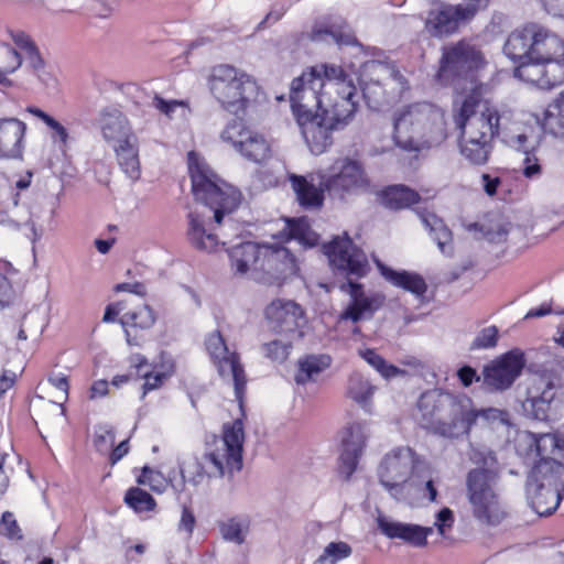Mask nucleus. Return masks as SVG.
I'll list each match as a JSON object with an SVG mask.
<instances>
[{
	"label": "nucleus",
	"instance_id": "obj_1",
	"mask_svg": "<svg viewBox=\"0 0 564 564\" xmlns=\"http://www.w3.org/2000/svg\"><path fill=\"white\" fill-rule=\"evenodd\" d=\"M187 161L193 195L206 210L187 215L186 238L196 250L213 252L241 231L240 225L231 217L240 204L241 194L221 181L195 152H188Z\"/></svg>",
	"mask_w": 564,
	"mask_h": 564
},
{
	"label": "nucleus",
	"instance_id": "obj_2",
	"mask_svg": "<svg viewBox=\"0 0 564 564\" xmlns=\"http://www.w3.org/2000/svg\"><path fill=\"white\" fill-rule=\"evenodd\" d=\"M416 420L436 435L457 438L469 433L477 414L469 398L434 389L421 394Z\"/></svg>",
	"mask_w": 564,
	"mask_h": 564
},
{
	"label": "nucleus",
	"instance_id": "obj_3",
	"mask_svg": "<svg viewBox=\"0 0 564 564\" xmlns=\"http://www.w3.org/2000/svg\"><path fill=\"white\" fill-rule=\"evenodd\" d=\"M446 129L443 111L429 102H416L394 112V144L409 152L420 151L443 142Z\"/></svg>",
	"mask_w": 564,
	"mask_h": 564
},
{
	"label": "nucleus",
	"instance_id": "obj_4",
	"mask_svg": "<svg viewBox=\"0 0 564 564\" xmlns=\"http://www.w3.org/2000/svg\"><path fill=\"white\" fill-rule=\"evenodd\" d=\"M245 430L242 419H236L232 423L223 426V435L215 438L207 451L194 463L188 464L182 470L192 476L194 484H199L203 478H220L232 476L242 468V452Z\"/></svg>",
	"mask_w": 564,
	"mask_h": 564
},
{
	"label": "nucleus",
	"instance_id": "obj_5",
	"mask_svg": "<svg viewBox=\"0 0 564 564\" xmlns=\"http://www.w3.org/2000/svg\"><path fill=\"white\" fill-rule=\"evenodd\" d=\"M209 88L223 108L236 116L245 113L260 95V87L251 76L226 64L213 68Z\"/></svg>",
	"mask_w": 564,
	"mask_h": 564
},
{
	"label": "nucleus",
	"instance_id": "obj_6",
	"mask_svg": "<svg viewBox=\"0 0 564 564\" xmlns=\"http://www.w3.org/2000/svg\"><path fill=\"white\" fill-rule=\"evenodd\" d=\"M498 473L491 468H474L466 476V495L474 518L482 524L497 525L506 510L495 490Z\"/></svg>",
	"mask_w": 564,
	"mask_h": 564
},
{
	"label": "nucleus",
	"instance_id": "obj_7",
	"mask_svg": "<svg viewBox=\"0 0 564 564\" xmlns=\"http://www.w3.org/2000/svg\"><path fill=\"white\" fill-rule=\"evenodd\" d=\"M417 463L419 456L411 447L392 449L381 460L378 467L379 481L394 500L414 503L417 490L410 476Z\"/></svg>",
	"mask_w": 564,
	"mask_h": 564
},
{
	"label": "nucleus",
	"instance_id": "obj_8",
	"mask_svg": "<svg viewBox=\"0 0 564 564\" xmlns=\"http://www.w3.org/2000/svg\"><path fill=\"white\" fill-rule=\"evenodd\" d=\"M562 42L550 30L538 23H528L513 31L503 47L512 61L521 58L558 61Z\"/></svg>",
	"mask_w": 564,
	"mask_h": 564
},
{
	"label": "nucleus",
	"instance_id": "obj_9",
	"mask_svg": "<svg viewBox=\"0 0 564 564\" xmlns=\"http://www.w3.org/2000/svg\"><path fill=\"white\" fill-rule=\"evenodd\" d=\"M540 460L535 463L529 473L527 484L535 495L538 488L547 489L550 507L555 503V491L564 492V465L553 458L545 457L557 447L556 437L552 434L531 435Z\"/></svg>",
	"mask_w": 564,
	"mask_h": 564
},
{
	"label": "nucleus",
	"instance_id": "obj_10",
	"mask_svg": "<svg viewBox=\"0 0 564 564\" xmlns=\"http://www.w3.org/2000/svg\"><path fill=\"white\" fill-rule=\"evenodd\" d=\"M500 116L478 97L470 95L463 101L455 123L464 135L492 142L499 133Z\"/></svg>",
	"mask_w": 564,
	"mask_h": 564
},
{
	"label": "nucleus",
	"instance_id": "obj_11",
	"mask_svg": "<svg viewBox=\"0 0 564 564\" xmlns=\"http://www.w3.org/2000/svg\"><path fill=\"white\" fill-rule=\"evenodd\" d=\"M368 68L381 79H370L364 83L362 95L369 108L381 110L394 104L405 88V79L400 72L388 64L371 62Z\"/></svg>",
	"mask_w": 564,
	"mask_h": 564
},
{
	"label": "nucleus",
	"instance_id": "obj_12",
	"mask_svg": "<svg viewBox=\"0 0 564 564\" xmlns=\"http://www.w3.org/2000/svg\"><path fill=\"white\" fill-rule=\"evenodd\" d=\"M484 65L481 52L473 44L460 41L443 48L437 77L448 84L456 77H467Z\"/></svg>",
	"mask_w": 564,
	"mask_h": 564
},
{
	"label": "nucleus",
	"instance_id": "obj_13",
	"mask_svg": "<svg viewBox=\"0 0 564 564\" xmlns=\"http://www.w3.org/2000/svg\"><path fill=\"white\" fill-rule=\"evenodd\" d=\"M558 387V379L552 372L531 375L527 380V398L523 401L524 412L535 420H547Z\"/></svg>",
	"mask_w": 564,
	"mask_h": 564
},
{
	"label": "nucleus",
	"instance_id": "obj_14",
	"mask_svg": "<svg viewBox=\"0 0 564 564\" xmlns=\"http://www.w3.org/2000/svg\"><path fill=\"white\" fill-rule=\"evenodd\" d=\"M330 196L344 199L347 194L366 189L369 181L362 165L348 158L337 160L332 166V174L322 178Z\"/></svg>",
	"mask_w": 564,
	"mask_h": 564
},
{
	"label": "nucleus",
	"instance_id": "obj_15",
	"mask_svg": "<svg viewBox=\"0 0 564 564\" xmlns=\"http://www.w3.org/2000/svg\"><path fill=\"white\" fill-rule=\"evenodd\" d=\"M221 139L248 161L262 164L271 158V147L260 133L246 128L239 121H232L221 132Z\"/></svg>",
	"mask_w": 564,
	"mask_h": 564
},
{
	"label": "nucleus",
	"instance_id": "obj_16",
	"mask_svg": "<svg viewBox=\"0 0 564 564\" xmlns=\"http://www.w3.org/2000/svg\"><path fill=\"white\" fill-rule=\"evenodd\" d=\"M324 252L330 267L340 274L360 278L366 274L368 260L362 250L357 248L348 236L337 237L324 245Z\"/></svg>",
	"mask_w": 564,
	"mask_h": 564
},
{
	"label": "nucleus",
	"instance_id": "obj_17",
	"mask_svg": "<svg viewBox=\"0 0 564 564\" xmlns=\"http://www.w3.org/2000/svg\"><path fill=\"white\" fill-rule=\"evenodd\" d=\"M524 366L522 350L511 349L484 367V384L491 391L508 390L520 377Z\"/></svg>",
	"mask_w": 564,
	"mask_h": 564
},
{
	"label": "nucleus",
	"instance_id": "obj_18",
	"mask_svg": "<svg viewBox=\"0 0 564 564\" xmlns=\"http://www.w3.org/2000/svg\"><path fill=\"white\" fill-rule=\"evenodd\" d=\"M206 348L210 357L217 364L219 375L224 378H232L235 393L241 405L246 387V376L239 362L238 355L228 350L225 339L219 332H214L208 336Z\"/></svg>",
	"mask_w": 564,
	"mask_h": 564
},
{
	"label": "nucleus",
	"instance_id": "obj_19",
	"mask_svg": "<svg viewBox=\"0 0 564 564\" xmlns=\"http://www.w3.org/2000/svg\"><path fill=\"white\" fill-rule=\"evenodd\" d=\"M258 269V281L280 286L286 278L295 273L296 263L285 247L263 245Z\"/></svg>",
	"mask_w": 564,
	"mask_h": 564
},
{
	"label": "nucleus",
	"instance_id": "obj_20",
	"mask_svg": "<svg viewBox=\"0 0 564 564\" xmlns=\"http://www.w3.org/2000/svg\"><path fill=\"white\" fill-rule=\"evenodd\" d=\"M314 74L307 68L301 76L292 80L290 101L295 117L322 109L323 100L321 96L324 86L322 79L316 78Z\"/></svg>",
	"mask_w": 564,
	"mask_h": 564
},
{
	"label": "nucleus",
	"instance_id": "obj_21",
	"mask_svg": "<svg viewBox=\"0 0 564 564\" xmlns=\"http://www.w3.org/2000/svg\"><path fill=\"white\" fill-rule=\"evenodd\" d=\"M514 76L542 89H551L564 82V64L561 61L521 58Z\"/></svg>",
	"mask_w": 564,
	"mask_h": 564
},
{
	"label": "nucleus",
	"instance_id": "obj_22",
	"mask_svg": "<svg viewBox=\"0 0 564 564\" xmlns=\"http://www.w3.org/2000/svg\"><path fill=\"white\" fill-rule=\"evenodd\" d=\"M50 383L58 390V395H56L55 401H46L42 397H36L32 401V408L37 420L36 423L40 422L42 427L50 432L57 424L63 422L65 415V408L63 403L68 398V380L65 376L51 377L48 379Z\"/></svg>",
	"mask_w": 564,
	"mask_h": 564
},
{
	"label": "nucleus",
	"instance_id": "obj_23",
	"mask_svg": "<svg viewBox=\"0 0 564 564\" xmlns=\"http://www.w3.org/2000/svg\"><path fill=\"white\" fill-rule=\"evenodd\" d=\"M302 135L310 149L315 154L326 152L333 144V132L338 130L319 112L301 113L296 117Z\"/></svg>",
	"mask_w": 564,
	"mask_h": 564
},
{
	"label": "nucleus",
	"instance_id": "obj_24",
	"mask_svg": "<svg viewBox=\"0 0 564 564\" xmlns=\"http://www.w3.org/2000/svg\"><path fill=\"white\" fill-rule=\"evenodd\" d=\"M369 436L366 423L354 422L341 431V452L338 470L348 479L356 470L358 459Z\"/></svg>",
	"mask_w": 564,
	"mask_h": 564
},
{
	"label": "nucleus",
	"instance_id": "obj_25",
	"mask_svg": "<svg viewBox=\"0 0 564 564\" xmlns=\"http://www.w3.org/2000/svg\"><path fill=\"white\" fill-rule=\"evenodd\" d=\"M264 314L274 333L283 337L300 335V321L304 312L294 301L274 300L265 307Z\"/></svg>",
	"mask_w": 564,
	"mask_h": 564
},
{
	"label": "nucleus",
	"instance_id": "obj_26",
	"mask_svg": "<svg viewBox=\"0 0 564 564\" xmlns=\"http://www.w3.org/2000/svg\"><path fill=\"white\" fill-rule=\"evenodd\" d=\"M338 96L332 100L329 106L322 104L319 112L326 120L332 122L338 130L345 128L354 118L358 102L356 100L357 89L352 83H348L344 89H336Z\"/></svg>",
	"mask_w": 564,
	"mask_h": 564
},
{
	"label": "nucleus",
	"instance_id": "obj_27",
	"mask_svg": "<svg viewBox=\"0 0 564 564\" xmlns=\"http://www.w3.org/2000/svg\"><path fill=\"white\" fill-rule=\"evenodd\" d=\"M341 289L348 292L351 297V303L340 315L341 319L358 322L370 318L383 305L384 296L379 294L367 295L362 291V285L351 280L347 284H343Z\"/></svg>",
	"mask_w": 564,
	"mask_h": 564
},
{
	"label": "nucleus",
	"instance_id": "obj_28",
	"mask_svg": "<svg viewBox=\"0 0 564 564\" xmlns=\"http://www.w3.org/2000/svg\"><path fill=\"white\" fill-rule=\"evenodd\" d=\"M471 18L473 15L466 13L463 4L445 6L429 13L425 20V30L432 36H442L453 33L459 21Z\"/></svg>",
	"mask_w": 564,
	"mask_h": 564
},
{
	"label": "nucleus",
	"instance_id": "obj_29",
	"mask_svg": "<svg viewBox=\"0 0 564 564\" xmlns=\"http://www.w3.org/2000/svg\"><path fill=\"white\" fill-rule=\"evenodd\" d=\"M378 527L381 532L390 539H401L404 542L421 547L426 544V538L433 532L432 527L391 521L386 518H378Z\"/></svg>",
	"mask_w": 564,
	"mask_h": 564
},
{
	"label": "nucleus",
	"instance_id": "obj_30",
	"mask_svg": "<svg viewBox=\"0 0 564 564\" xmlns=\"http://www.w3.org/2000/svg\"><path fill=\"white\" fill-rule=\"evenodd\" d=\"M25 129V123L19 119H0V156H21Z\"/></svg>",
	"mask_w": 564,
	"mask_h": 564
},
{
	"label": "nucleus",
	"instance_id": "obj_31",
	"mask_svg": "<svg viewBox=\"0 0 564 564\" xmlns=\"http://www.w3.org/2000/svg\"><path fill=\"white\" fill-rule=\"evenodd\" d=\"M261 254L262 246L252 241L241 242L229 249V258L235 271L239 274L252 271L254 278L258 275Z\"/></svg>",
	"mask_w": 564,
	"mask_h": 564
},
{
	"label": "nucleus",
	"instance_id": "obj_32",
	"mask_svg": "<svg viewBox=\"0 0 564 564\" xmlns=\"http://www.w3.org/2000/svg\"><path fill=\"white\" fill-rule=\"evenodd\" d=\"M292 188L296 195L299 204L306 209H318L324 203V192L327 191L319 182L318 186L304 176L292 174L290 176Z\"/></svg>",
	"mask_w": 564,
	"mask_h": 564
},
{
	"label": "nucleus",
	"instance_id": "obj_33",
	"mask_svg": "<svg viewBox=\"0 0 564 564\" xmlns=\"http://www.w3.org/2000/svg\"><path fill=\"white\" fill-rule=\"evenodd\" d=\"M375 262L382 276L393 285L402 288L417 297L423 296L427 291V284L420 274L409 271L392 270L378 259H375Z\"/></svg>",
	"mask_w": 564,
	"mask_h": 564
},
{
	"label": "nucleus",
	"instance_id": "obj_34",
	"mask_svg": "<svg viewBox=\"0 0 564 564\" xmlns=\"http://www.w3.org/2000/svg\"><path fill=\"white\" fill-rule=\"evenodd\" d=\"M100 128L104 138L117 144L134 135L126 117L115 109L102 112Z\"/></svg>",
	"mask_w": 564,
	"mask_h": 564
},
{
	"label": "nucleus",
	"instance_id": "obj_35",
	"mask_svg": "<svg viewBox=\"0 0 564 564\" xmlns=\"http://www.w3.org/2000/svg\"><path fill=\"white\" fill-rule=\"evenodd\" d=\"M116 156L121 170L132 180H139L141 175L138 139L135 135L113 145Z\"/></svg>",
	"mask_w": 564,
	"mask_h": 564
},
{
	"label": "nucleus",
	"instance_id": "obj_36",
	"mask_svg": "<svg viewBox=\"0 0 564 564\" xmlns=\"http://www.w3.org/2000/svg\"><path fill=\"white\" fill-rule=\"evenodd\" d=\"M379 197L384 207L394 210L408 208L421 199L417 192L402 184L384 188Z\"/></svg>",
	"mask_w": 564,
	"mask_h": 564
},
{
	"label": "nucleus",
	"instance_id": "obj_37",
	"mask_svg": "<svg viewBox=\"0 0 564 564\" xmlns=\"http://www.w3.org/2000/svg\"><path fill=\"white\" fill-rule=\"evenodd\" d=\"M330 357L327 355L307 356L299 360L294 380L297 384H305L314 380L317 375L330 366Z\"/></svg>",
	"mask_w": 564,
	"mask_h": 564
},
{
	"label": "nucleus",
	"instance_id": "obj_38",
	"mask_svg": "<svg viewBox=\"0 0 564 564\" xmlns=\"http://www.w3.org/2000/svg\"><path fill=\"white\" fill-rule=\"evenodd\" d=\"M492 151V142L465 135L460 144V153L470 163L482 165L487 163Z\"/></svg>",
	"mask_w": 564,
	"mask_h": 564
},
{
	"label": "nucleus",
	"instance_id": "obj_39",
	"mask_svg": "<svg viewBox=\"0 0 564 564\" xmlns=\"http://www.w3.org/2000/svg\"><path fill=\"white\" fill-rule=\"evenodd\" d=\"M543 126L553 135L564 137V93L547 106Z\"/></svg>",
	"mask_w": 564,
	"mask_h": 564
},
{
	"label": "nucleus",
	"instance_id": "obj_40",
	"mask_svg": "<svg viewBox=\"0 0 564 564\" xmlns=\"http://www.w3.org/2000/svg\"><path fill=\"white\" fill-rule=\"evenodd\" d=\"M308 68L312 73H315L316 78L322 79L323 86H325V82L328 80L330 83L333 82L337 89H344L347 87L348 83H352L347 73L339 65L322 63Z\"/></svg>",
	"mask_w": 564,
	"mask_h": 564
},
{
	"label": "nucleus",
	"instance_id": "obj_41",
	"mask_svg": "<svg viewBox=\"0 0 564 564\" xmlns=\"http://www.w3.org/2000/svg\"><path fill=\"white\" fill-rule=\"evenodd\" d=\"M419 216L425 227L429 228L430 232L433 235V238L437 242L440 250L443 253H446V245L452 241L451 230L435 214L421 212L419 213Z\"/></svg>",
	"mask_w": 564,
	"mask_h": 564
},
{
	"label": "nucleus",
	"instance_id": "obj_42",
	"mask_svg": "<svg viewBox=\"0 0 564 564\" xmlns=\"http://www.w3.org/2000/svg\"><path fill=\"white\" fill-rule=\"evenodd\" d=\"M547 495H549L547 489L538 488V490L535 492V497H534V494L531 490V485L527 484V499H528L531 508L539 516H549V514L553 513L557 509L562 498L564 497V492L555 491V503H554V506L550 507V505L547 502L550 500Z\"/></svg>",
	"mask_w": 564,
	"mask_h": 564
},
{
	"label": "nucleus",
	"instance_id": "obj_43",
	"mask_svg": "<svg viewBox=\"0 0 564 564\" xmlns=\"http://www.w3.org/2000/svg\"><path fill=\"white\" fill-rule=\"evenodd\" d=\"M23 56L10 45H2L0 48V84L10 86L12 83L8 78V74L15 72L22 64Z\"/></svg>",
	"mask_w": 564,
	"mask_h": 564
},
{
	"label": "nucleus",
	"instance_id": "obj_44",
	"mask_svg": "<svg viewBox=\"0 0 564 564\" xmlns=\"http://www.w3.org/2000/svg\"><path fill=\"white\" fill-rule=\"evenodd\" d=\"M375 392V387L360 373H352L348 380L347 395L355 402L366 405Z\"/></svg>",
	"mask_w": 564,
	"mask_h": 564
},
{
	"label": "nucleus",
	"instance_id": "obj_45",
	"mask_svg": "<svg viewBox=\"0 0 564 564\" xmlns=\"http://www.w3.org/2000/svg\"><path fill=\"white\" fill-rule=\"evenodd\" d=\"M45 327L44 317L40 312L31 311L26 313L18 333L19 340L37 339Z\"/></svg>",
	"mask_w": 564,
	"mask_h": 564
},
{
	"label": "nucleus",
	"instance_id": "obj_46",
	"mask_svg": "<svg viewBox=\"0 0 564 564\" xmlns=\"http://www.w3.org/2000/svg\"><path fill=\"white\" fill-rule=\"evenodd\" d=\"M324 35H330L338 44L348 45L355 43V37L345 22H334L329 28H315L312 31V40L314 41L323 40Z\"/></svg>",
	"mask_w": 564,
	"mask_h": 564
},
{
	"label": "nucleus",
	"instance_id": "obj_47",
	"mask_svg": "<svg viewBox=\"0 0 564 564\" xmlns=\"http://www.w3.org/2000/svg\"><path fill=\"white\" fill-rule=\"evenodd\" d=\"M290 236L301 243L313 247L318 242V235L311 228L306 218L289 220Z\"/></svg>",
	"mask_w": 564,
	"mask_h": 564
},
{
	"label": "nucleus",
	"instance_id": "obj_48",
	"mask_svg": "<svg viewBox=\"0 0 564 564\" xmlns=\"http://www.w3.org/2000/svg\"><path fill=\"white\" fill-rule=\"evenodd\" d=\"M120 322L124 327L131 326L144 329L151 327L154 324L155 316L150 306L143 305L135 312L124 313Z\"/></svg>",
	"mask_w": 564,
	"mask_h": 564
},
{
	"label": "nucleus",
	"instance_id": "obj_49",
	"mask_svg": "<svg viewBox=\"0 0 564 564\" xmlns=\"http://www.w3.org/2000/svg\"><path fill=\"white\" fill-rule=\"evenodd\" d=\"M359 356L387 379L397 377L404 372L395 366L387 364V361L373 349L359 350Z\"/></svg>",
	"mask_w": 564,
	"mask_h": 564
},
{
	"label": "nucleus",
	"instance_id": "obj_50",
	"mask_svg": "<svg viewBox=\"0 0 564 564\" xmlns=\"http://www.w3.org/2000/svg\"><path fill=\"white\" fill-rule=\"evenodd\" d=\"M499 340V329L495 325L481 328L469 345L470 351L495 348Z\"/></svg>",
	"mask_w": 564,
	"mask_h": 564
},
{
	"label": "nucleus",
	"instance_id": "obj_51",
	"mask_svg": "<svg viewBox=\"0 0 564 564\" xmlns=\"http://www.w3.org/2000/svg\"><path fill=\"white\" fill-rule=\"evenodd\" d=\"M124 501L138 512L149 511L155 507L153 497L140 488L129 489L126 494Z\"/></svg>",
	"mask_w": 564,
	"mask_h": 564
},
{
	"label": "nucleus",
	"instance_id": "obj_52",
	"mask_svg": "<svg viewBox=\"0 0 564 564\" xmlns=\"http://www.w3.org/2000/svg\"><path fill=\"white\" fill-rule=\"evenodd\" d=\"M292 337H284V339H274L263 345L264 354L273 361L282 362L286 360L292 348Z\"/></svg>",
	"mask_w": 564,
	"mask_h": 564
},
{
	"label": "nucleus",
	"instance_id": "obj_53",
	"mask_svg": "<svg viewBox=\"0 0 564 564\" xmlns=\"http://www.w3.org/2000/svg\"><path fill=\"white\" fill-rule=\"evenodd\" d=\"M26 110L28 112L41 119L43 122L46 123L47 127H50L53 130V138H58L63 144L67 143L68 133L65 127L62 126L57 120H55L53 117H51L50 115H47L46 112L36 107H29Z\"/></svg>",
	"mask_w": 564,
	"mask_h": 564
},
{
	"label": "nucleus",
	"instance_id": "obj_54",
	"mask_svg": "<svg viewBox=\"0 0 564 564\" xmlns=\"http://www.w3.org/2000/svg\"><path fill=\"white\" fill-rule=\"evenodd\" d=\"M350 553L351 547L347 543L332 542L325 547L323 555L319 557V561L324 562L327 558H330V564H335L337 561L348 557Z\"/></svg>",
	"mask_w": 564,
	"mask_h": 564
},
{
	"label": "nucleus",
	"instance_id": "obj_55",
	"mask_svg": "<svg viewBox=\"0 0 564 564\" xmlns=\"http://www.w3.org/2000/svg\"><path fill=\"white\" fill-rule=\"evenodd\" d=\"M220 533L226 541L235 542L237 544H242L245 541L242 527L235 519H229L220 523Z\"/></svg>",
	"mask_w": 564,
	"mask_h": 564
},
{
	"label": "nucleus",
	"instance_id": "obj_56",
	"mask_svg": "<svg viewBox=\"0 0 564 564\" xmlns=\"http://www.w3.org/2000/svg\"><path fill=\"white\" fill-rule=\"evenodd\" d=\"M0 533L10 540H21L22 531L10 511L3 512L0 521Z\"/></svg>",
	"mask_w": 564,
	"mask_h": 564
},
{
	"label": "nucleus",
	"instance_id": "obj_57",
	"mask_svg": "<svg viewBox=\"0 0 564 564\" xmlns=\"http://www.w3.org/2000/svg\"><path fill=\"white\" fill-rule=\"evenodd\" d=\"M484 237L494 243H501L507 240L509 228L503 223L490 224L488 226H481Z\"/></svg>",
	"mask_w": 564,
	"mask_h": 564
},
{
	"label": "nucleus",
	"instance_id": "obj_58",
	"mask_svg": "<svg viewBox=\"0 0 564 564\" xmlns=\"http://www.w3.org/2000/svg\"><path fill=\"white\" fill-rule=\"evenodd\" d=\"M524 153V160H523V167L522 173L528 178H533L542 173V166L540 164V160L536 158L534 153V149L531 151L523 148Z\"/></svg>",
	"mask_w": 564,
	"mask_h": 564
},
{
	"label": "nucleus",
	"instance_id": "obj_59",
	"mask_svg": "<svg viewBox=\"0 0 564 564\" xmlns=\"http://www.w3.org/2000/svg\"><path fill=\"white\" fill-rule=\"evenodd\" d=\"M95 446L100 453H109L115 443V434L111 430L100 429L95 435Z\"/></svg>",
	"mask_w": 564,
	"mask_h": 564
},
{
	"label": "nucleus",
	"instance_id": "obj_60",
	"mask_svg": "<svg viewBox=\"0 0 564 564\" xmlns=\"http://www.w3.org/2000/svg\"><path fill=\"white\" fill-rule=\"evenodd\" d=\"M22 56H23V58L26 59L29 66L33 69V72L36 74V76L41 80H44V78L42 77V74H41L42 69L44 68V61H43L37 47L36 46L33 47L32 50H30Z\"/></svg>",
	"mask_w": 564,
	"mask_h": 564
},
{
	"label": "nucleus",
	"instance_id": "obj_61",
	"mask_svg": "<svg viewBox=\"0 0 564 564\" xmlns=\"http://www.w3.org/2000/svg\"><path fill=\"white\" fill-rule=\"evenodd\" d=\"M196 523V518L194 516V512L188 507H183L182 509V516L178 522V530L184 531L188 536L192 535L194 527Z\"/></svg>",
	"mask_w": 564,
	"mask_h": 564
},
{
	"label": "nucleus",
	"instance_id": "obj_62",
	"mask_svg": "<svg viewBox=\"0 0 564 564\" xmlns=\"http://www.w3.org/2000/svg\"><path fill=\"white\" fill-rule=\"evenodd\" d=\"M11 39L22 55L35 47L34 42L24 32H11Z\"/></svg>",
	"mask_w": 564,
	"mask_h": 564
},
{
	"label": "nucleus",
	"instance_id": "obj_63",
	"mask_svg": "<svg viewBox=\"0 0 564 564\" xmlns=\"http://www.w3.org/2000/svg\"><path fill=\"white\" fill-rule=\"evenodd\" d=\"M183 101L178 100H164L163 98L155 96L153 98V106L160 110L162 113L166 115L167 117H172L173 111L175 108L183 106Z\"/></svg>",
	"mask_w": 564,
	"mask_h": 564
},
{
	"label": "nucleus",
	"instance_id": "obj_64",
	"mask_svg": "<svg viewBox=\"0 0 564 564\" xmlns=\"http://www.w3.org/2000/svg\"><path fill=\"white\" fill-rule=\"evenodd\" d=\"M457 376L464 387H469L474 381L478 382L480 377L470 366H464L457 371Z\"/></svg>",
	"mask_w": 564,
	"mask_h": 564
}]
</instances>
